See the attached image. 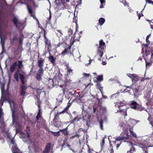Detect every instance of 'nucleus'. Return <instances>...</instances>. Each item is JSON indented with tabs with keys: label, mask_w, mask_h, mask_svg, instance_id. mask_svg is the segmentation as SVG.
<instances>
[{
	"label": "nucleus",
	"mask_w": 153,
	"mask_h": 153,
	"mask_svg": "<svg viewBox=\"0 0 153 153\" xmlns=\"http://www.w3.org/2000/svg\"><path fill=\"white\" fill-rule=\"evenodd\" d=\"M44 32V36L45 38H45H47V37L46 36V34H47V32L46 31L45 29H44L43 30Z\"/></svg>",
	"instance_id": "13d9d810"
},
{
	"label": "nucleus",
	"mask_w": 153,
	"mask_h": 153,
	"mask_svg": "<svg viewBox=\"0 0 153 153\" xmlns=\"http://www.w3.org/2000/svg\"><path fill=\"white\" fill-rule=\"evenodd\" d=\"M105 21V19L103 18H100L99 20V23L100 25L101 26L103 25Z\"/></svg>",
	"instance_id": "c85d7f7f"
},
{
	"label": "nucleus",
	"mask_w": 153,
	"mask_h": 153,
	"mask_svg": "<svg viewBox=\"0 0 153 153\" xmlns=\"http://www.w3.org/2000/svg\"><path fill=\"white\" fill-rule=\"evenodd\" d=\"M12 21L15 26L19 30H20L22 28H24L23 22L22 21L18 20L16 17H14L12 19Z\"/></svg>",
	"instance_id": "423d86ee"
},
{
	"label": "nucleus",
	"mask_w": 153,
	"mask_h": 153,
	"mask_svg": "<svg viewBox=\"0 0 153 153\" xmlns=\"http://www.w3.org/2000/svg\"><path fill=\"white\" fill-rule=\"evenodd\" d=\"M150 36V35H149L147 36L146 37V40L147 42L148 43V41L149 42V36Z\"/></svg>",
	"instance_id": "0e129e2a"
},
{
	"label": "nucleus",
	"mask_w": 153,
	"mask_h": 153,
	"mask_svg": "<svg viewBox=\"0 0 153 153\" xmlns=\"http://www.w3.org/2000/svg\"><path fill=\"white\" fill-rule=\"evenodd\" d=\"M139 145H140V146H142V148H145L146 147V144L143 143H139Z\"/></svg>",
	"instance_id": "37998d69"
},
{
	"label": "nucleus",
	"mask_w": 153,
	"mask_h": 153,
	"mask_svg": "<svg viewBox=\"0 0 153 153\" xmlns=\"http://www.w3.org/2000/svg\"><path fill=\"white\" fill-rule=\"evenodd\" d=\"M105 43L103 40L101 39L99 41V45L97 48V55L100 57L98 59V60L101 61L103 54L104 48H105Z\"/></svg>",
	"instance_id": "f03ea898"
},
{
	"label": "nucleus",
	"mask_w": 153,
	"mask_h": 153,
	"mask_svg": "<svg viewBox=\"0 0 153 153\" xmlns=\"http://www.w3.org/2000/svg\"><path fill=\"white\" fill-rule=\"evenodd\" d=\"M133 76V77L131 79L132 82L135 83L137 82L138 80L140 79V78L137 75L134 74Z\"/></svg>",
	"instance_id": "4be33fe9"
},
{
	"label": "nucleus",
	"mask_w": 153,
	"mask_h": 153,
	"mask_svg": "<svg viewBox=\"0 0 153 153\" xmlns=\"http://www.w3.org/2000/svg\"><path fill=\"white\" fill-rule=\"evenodd\" d=\"M59 113L60 114H64L65 113H66V111L64 109V110L63 111H62L61 112H59Z\"/></svg>",
	"instance_id": "774afa93"
},
{
	"label": "nucleus",
	"mask_w": 153,
	"mask_h": 153,
	"mask_svg": "<svg viewBox=\"0 0 153 153\" xmlns=\"http://www.w3.org/2000/svg\"><path fill=\"white\" fill-rule=\"evenodd\" d=\"M101 4L100 6V8L104 7L103 6L105 5V0H100Z\"/></svg>",
	"instance_id": "f704fd0d"
},
{
	"label": "nucleus",
	"mask_w": 153,
	"mask_h": 153,
	"mask_svg": "<svg viewBox=\"0 0 153 153\" xmlns=\"http://www.w3.org/2000/svg\"><path fill=\"white\" fill-rule=\"evenodd\" d=\"M30 15L31 16L33 17V18L34 19L36 20H37V21H38L39 22L38 20L36 18V17L35 16L34 14H32Z\"/></svg>",
	"instance_id": "603ef678"
},
{
	"label": "nucleus",
	"mask_w": 153,
	"mask_h": 153,
	"mask_svg": "<svg viewBox=\"0 0 153 153\" xmlns=\"http://www.w3.org/2000/svg\"><path fill=\"white\" fill-rule=\"evenodd\" d=\"M51 14H50L48 20V22H47V24H51Z\"/></svg>",
	"instance_id": "49530a36"
},
{
	"label": "nucleus",
	"mask_w": 153,
	"mask_h": 153,
	"mask_svg": "<svg viewBox=\"0 0 153 153\" xmlns=\"http://www.w3.org/2000/svg\"><path fill=\"white\" fill-rule=\"evenodd\" d=\"M22 60H19L18 62L15 61L10 65V71L11 72L13 73L16 70L17 66L19 69H21L23 67V65Z\"/></svg>",
	"instance_id": "20e7f679"
},
{
	"label": "nucleus",
	"mask_w": 153,
	"mask_h": 153,
	"mask_svg": "<svg viewBox=\"0 0 153 153\" xmlns=\"http://www.w3.org/2000/svg\"><path fill=\"white\" fill-rule=\"evenodd\" d=\"M3 98L4 100L7 101L11 106V100L10 99L11 94L8 91H6L2 93Z\"/></svg>",
	"instance_id": "6e6552de"
},
{
	"label": "nucleus",
	"mask_w": 153,
	"mask_h": 153,
	"mask_svg": "<svg viewBox=\"0 0 153 153\" xmlns=\"http://www.w3.org/2000/svg\"><path fill=\"white\" fill-rule=\"evenodd\" d=\"M82 119L81 115H77L76 116L74 117V119L71 121V123H74V122L79 121Z\"/></svg>",
	"instance_id": "f3484780"
},
{
	"label": "nucleus",
	"mask_w": 153,
	"mask_h": 153,
	"mask_svg": "<svg viewBox=\"0 0 153 153\" xmlns=\"http://www.w3.org/2000/svg\"><path fill=\"white\" fill-rule=\"evenodd\" d=\"M10 142L12 144L13 146L15 145H16L15 143V140L13 138L11 140Z\"/></svg>",
	"instance_id": "c03bdc74"
},
{
	"label": "nucleus",
	"mask_w": 153,
	"mask_h": 153,
	"mask_svg": "<svg viewBox=\"0 0 153 153\" xmlns=\"http://www.w3.org/2000/svg\"><path fill=\"white\" fill-rule=\"evenodd\" d=\"M137 15L138 16V19H140V17L141 16H143V14L142 13H141L140 14H139L138 13V12L137 11Z\"/></svg>",
	"instance_id": "09e8293b"
},
{
	"label": "nucleus",
	"mask_w": 153,
	"mask_h": 153,
	"mask_svg": "<svg viewBox=\"0 0 153 153\" xmlns=\"http://www.w3.org/2000/svg\"><path fill=\"white\" fill-rule=\"evenodd\" d=\"M124 134L125 135V136H119L116 138L115 141H113L112 142L114 144H116L117 142V141H121L128 140L129 138V136L128 134L125 133V134Z\"/></svg>",
	"instance_id": "1a4fd4ad"
},
{
	"label": "nucleus",
	"mask_w": 153,
	"mask_h": 153,
	"mask_svg": "<svg viewBox=\"0 0 153 153\" xmlns=\"http://www.w3.org/2000/svg\"><path fill=\"white\" fill-rule=\"evenodd\" d=\"M12 125H15L16 131L21 130L22 123L17 118L14 119V121L12 120Z\"/></svg>",
	"instance_id": "0eeeda50"
},
{
	"label": "nucleus",
	"mask_w": 153,
	"mask_h": 153,
	"mask_svg": "<svg viewBox=\"0 0 153 153\" xmlns=\"http://www.w3.org/2000/svg\"><path fill=\"white\" fill-rule=\"evenodd\" d=\"M69 106H66L64 109L66 111V113L67 114H68V110L69 109Z\"/></svg>",
	"instance_id": "5fc2aeb1"
},
{
	"label": "nucleus",
	"mask_w": 153,
	"mask_h": 153,
	"mask_svg": "<svg viewBox=\"0 0 153 153\" xmlns=\"http://www.w3.org/2000/svg\"><path fill=\"white\" fill-rule=\"evenodd\" d=\"M144 89V87H143L142 85H139L136 88H134L133 89L134 95V96L137 95L140 91H142Z\"/></svg>",
	"instance_id": "9b49d317"
},
{
	"label": "nucleus",
	"mask_w": 153,
	"mask_h": 153,
	"mask_svg": "<svg viewBox=\"0 0 153 153\" xmlns=\"http://www.w3.org/2000/svg\"><path fill=\"white\" fill-rule=\"evenodd\" d=\"M82 114V118L83 119V120L84 122V121H88V120H89L90 117V116L87 111H83Z\"/></svg>",
	"instance_id": "f8f14e48"
},
{
	"label": "nucleus",
	"mask_w": 153,
	"mask_h": 153,
	"mask_svg": "<svg viewBox=\"0 0 153 153\" xmlns=\"http://www.w3.org/2000/svg\"><path fill=\"white\" fill-rule=\"evenodd\" d=\"M138 104L136 102L134 101H131L130 104V106L131 108L134 110H137Z\"/></svg>",
	"instance_id": "a211bd4d"
},
{
	"label": "nucleus",
	"mask_w": 153,
	"mask_h": 153,
	"mask_svg": "<svg viewBox=\"0 0 153 153\" xmlns=\"http://www.w3.org/2000/svg\"><path fill=\"white\" fill-rule=\"evenodd\" d=\"M19 72V71L18 69L17 70V71L15 73L14 75V78L16 79V81H18L19 80V74L18 72Z\"/></svg>",
	"instance_id": "bb28decb"
},
{
	"label": "nucleus",
	"mask_w": 153,
	"mask_h": 153,
	"mask_svg": "<svg viewBox=\"0 0 153 153\" xmlns=\"http://www.w3.org/2000/svg\"><path fill=\"white\" fill-rule=\"evenodd\" d=\"M146 67L149 66L150 65H151L152 63H150L149 62H147L146 61Z\"/></svg>",
	"instance_id": "e2e57ef3"
},
{
	"label": "nucleus",
	"mask_w": 153,
	"mask_h": 153,
	"mask_svg": "<svg viewBox=\"0 0 153 153\" xmlns=\"http://www.w3.org/2000/svg\"><path fill=\"white\" fill-rule=\"evenodd\" d=\"M78 36L76 37V32L73 36V37L74 38V40L72 42H71L70 43L69 46L67 48H65L64 51L62 52L61 53V55H65L67 53L69 52V51H70L71 48V46L74 44V42L75 41H79V40L80 39V34H77Z\"/></svg>",
	"instance_id": "7ed1b4c3"
},
{
	"label": "nucleus",
	"mask_w": 153,
	"mask_h": 153,
	"mask_svg": "<svg viewBox=\"0 0 153 153\" xmlns=\"http://www.w3.org/2000/svg\"><path fill=\"white\" fill-rule=\"evenodd\" d=\"M53 124L56 127H58L59 126L57 124V122H53Z\"/></svg>",
	"instance_id": "338daca9"
},
{
	"label": "nucleus",
	"mask_w": 153,
	"mask_h": 153,
	"mask_svg": "<svg viewBox=\"0 0 153 153\" xmlns=\"http://www.w3.org/2000/svg\"><path fill=\"white\" fill-rule=\"evenodd\" d=\"M100 128L102 130H103V121L102 120H100L99 121Z\"/></svg>",
	"instance_id": "4c0bfd02"
},
{
	"label": "nucleus",
	"mask_w": 153,
	"mask_h": 153,
	"mask_svg": "<svg viewBox=\"0 0 153 153\" xmlns=\"http://www.w3.org/2000/svg\"><path fill=\"white\" fill-rule=\"evenodd\" d=\"M101 84L100 83H97L96 85V86L97 89H98L100 91L101 93L102 94L103 93V87L102 86Z\"/></svg>",
	"instance_id": "b1692460"
},
{
	"label": "nucleus",
	"mask_w": 153,
	"mask_h": 153,
	"mask_svg": "<svg viewBox=\"0 0 153 153\" xmlns=\"http://www.w3.org/2000/svg\"><path fill=\"white\" fill-rule=\"evenodd\" d=\"M105 138H103L102 140V141L100 143L101 146L103 147L105 144Z\"/></svg>",
	"instance_id": "de8ad7c7"
},
{
	"label": "nucleus",
	"mask_w": 153,
	"mask_h": 153,
	"mask_svg": "<svg viewBox=\"0 0 153 153\" xmlns=\"http://www.w3.org/2000/svg\"><path fill=\"white\" fill-rule=\"evenodd\" d=\"M42 75L41 74H37L36 78V80L38 81H40L42 80Z\"/></svg>",
	"instance_id": "72a5a7b5"
},
{
	"label": "nucleus",
	"mask_w": 153,
	"mask_h": 153,
	"mask_svg": "<svg viewBox=\"0 0 153 153\" xmlns=\"http://www.w3.org/2000/svg\"><path fill=\"white\" fill-rule=\"evenodd\" d=\"M133 126L130 127L129 128V131L130 133H132V132H133Z\"/></svg>",
	"instance_id": "864d4df0"
},
{
	"label": "nucleus",
	"mask_w": 153,
	"mask_h": 153,
	"mask_svg": "<svg viewBox=\"0 0 153 153\" xmlns=\"http://www.w3.org/2000/svg\"><path fill=\"white\" fill-rule=\"evenodd\" d=\"M19 75L21 83L23 85H22L20 87L21 94L22 95L24 96L26 93V91L27 88V87L24 85L25 83V77L22 74H19Z\"/></svg>",
	"instance_id": "39448f33"
},
{
	"label": "nucleus",
	"mask_w": 153,
	"mask_h": 153,
	"mask_svg": "<svg viewBox=\"0 0 153 153\" xmlns=\"http://www.w3.org/2000/svg\"><path fill=\"white\" fill-rule=\"evenodd\" d=\"M44 63V60L42 58H40L38 60V65L39 68H43Z\"/></svg>",
	"instance_id": "aec40b11"
},
{
	"label": "nucleus",
	"mask_w": 153,
	"mask_h": 153,
	"mask_svg": "<svg viewBox=\"0 0 153 153\" xmlns=\"http://www.w3.org/2000/svg\"><path fill=\"white\" fill-rule=\"evenodd\" d=\"M4 114H1L0 115V129L2 131H4L5 128V125L3 120Z\"/></svg>",
	"instance_id": "9d476101"
},
{
	"label": "nucleus",
	"mask_w": 153,
	"mask_h": 153,
	"mask_svg": "<svg viewBox=\"0 0 153 153\" xmlns=\"http://www.w3.org/2000/svg\"><path fill=\"white\" fill-rule=\"evenodd\" d=\"M51 143H49L47 144L45 149L43 151V153H49L51 148Z\"/></svg>",
	"instance_id": "dca6fc26"
},
{
	"label": "nucleus",
	"mask_w": 153,
	"mask_h": 153,
	"mask_svg": "<svg viewBox=\"0 0 153 153\" xmlns=\"http://www.w3.org/2000/svg\"><path fill=\"white\" fill-rule=\"evenodd\" d=\"M133 85L132 84V85H131L130 86H128L127 87V88H131V89H132V90L133 89Z\"/></svg>",
	"instance_id": "052dcab7"
},
{
	"label": "nucleus",
	"mask_w": 153,
	"mask_h": 153,
	"mask_svg": "<svg viewBox=\"0 0 153 153\" xmlns=\"http://www.w3.org/2000/svg\"><path fill=\"white\" fill-rule=\"evenodd\" d=\"M11 150L13 153H19L20 151L16 144L12 146Z\"/></svg>",
	"instance_id": "6ab92c4d"
},
{
	"label": "nucleus",
	"mask_w": 153,
	"mask_h": 153,
	"mask_svg": "<svg viewBox=\"0 0 153 153\" xmlns=\"http://www.w3.org/2000/svg\"><path fill=\"white\" fill-rule=\"evenodd\" d=\"M45 40L46 47H47L48 51H50L52 48V45L51 42L47 38H45Z\"/></svg>",
	"instance_id": "ddd939ff"
},
{
	"label": "nucleus",
	"mask_w": 153,
	"mask_h": 153,
	"mask_svg": "<svg viewBox=\"0 0 153 153\" xmlns=\"http://www.w3.org/2000/svg\"><path fill=\"white\" fill-rule=\"evenodd\" d=\"M79 137V136L78 134H76L74 136H72V137H71L70 138L71 139H72V138H74L75 137Z\"/></svg>",
	"instance_id": "4d7b16f0"
},
{
	"label": "nucleus",
	"mask_w": 153,
	"mask_h": 153,
	"mask_svg": "<svg viewBox=\"0 0 153 153\" xmlns=\"http://www.w3.org/2000/svg\"><path fill=\"white\" fill-rule=\"evenodd\" d=\"M68 127L62 129H60L59 131L62 132V133L65 136H67L68 135V132L67 131Z\"/></svg>",
	"instance_id": "5701e85b"
},
{
	"label": "nucleus",
	"mask_w": 153,
	"mask_h": 153,
	"mask_svg": "<svg viewBox=\"0 0 153 153\" xmlns=\"http://www.w3.org/2000/svg\"><path fill=\"white\" fill-rule=\"evenodd\" d=\"M4 103V101H0V115L1 114H4V112L3 111V109L1 108L2 106Z\"/></svg>",
	"instance_id": "c756f323"
},
{
	"label": "nucleus",
	"mask_w": 153,
	"mask_h": 153,
	"mask_svg": "<svg viewBox=\"0 0 153 153\" xmlns=\"http://www.w3.org/2000/svg\"><path fill=\"white\" fill-rule=\"evenodd\" d=\"M63 75L60 73V70H59L58 72V74H56L54 76V78H57L58 79H61Z\"/></svg>",
	"instance_id": "393cba45"
},
{
	"label": "nucleus",
	"mask_w": 153,
	"mask_h": 153,
	"mask_svg": "<svg viewBox=\"0 0 153 153\" xmlns=\"http://www.w3.org/2000/svg\"><path fill=\"white\" fill-rule=\"evenodd\" d=\"M120 2L123 3L125 6L128 5L127 3L126 0H121V1H120Z\"/></svg>",
	"instance_id": "79ce46f5"
},
{
	"label": "nucleus",
	"mask_w": 153,
	"mask_h": 153,
	"mask_svg": "<svg viewBox=\"0 0 153 153\" xmlns=\"http://www.w3.org/2000/svg\"><path fill=\"white\" fill-rule=\"evenodd\" d=\"M68 33L69 35H71L73 33V30L71 28L68 29Z\"/></svg>",
	"instance_id": "a19ab883"
},
{
	"label": "nucleus",
	"mask_w": 153,
	"mask_h": 153,
	"mask_svg": "<svg viewBox=\"0 0 153 153\" xmlns=\"http://www.w3.org/2000/svg\"><path fill=\"white\" fill-rule=\"evenodd\" d=\"M2 51H1V53H4L5 52V49L4 46H2Z\"/></svg>",
	"instance_id": "3c124183"
},
{
	"label": "nucleus",
	"mask_w": 153,
	"mask_h": 153,
	"mask_svg": "<svg viewBox=\"0 0 153 153\" xmlns=\"http://www.w3.org/2000/svg\"><path fill=\"white\" fill-rule=\"evenodd\" d=\"M134 74H127V75L128 76V77H129L131 79L132 77H133V76Z\"/></svg>",
	"instance_id": "bf43d9fd"
},
{
	"label": "nucleus",
	"mask_w": 153,
	"mask_h": 153,
	"mask_svg": "<svg viewBox=\"0 0 153 153\" xmlns=\"http://www.w3.org/2000/svg\"><path fill=\"white\" fill-rule=\"evenodd\" d=\"M64 43L63 42H59L57 45V47H59L61 45H62Z\"/></svg>",
	"instance_id": "8fccbe9b"
},
{
	"label": "nucleus",
	"mask_w": 153,
	"mask_h": 153,
	"mask_svg": "<svg viewBox=\"0 0 153 153\" xmlns=\"http://www.w3.org/2000/svg\"><path fill=\"white\" fill-rule=\"evenodd\" d=\"M48 82L49 83H51V85H52L53 87V85H54L53 80L52 79H49Z\"/></svg>",
	"instance_id": "a18cd8bd"
},
{
	"label": "nucleus",
	"mask_w": 153,
	"mask_h": 153,
	"mask_svg": "<svg viewBox=\"0 0 153 153\" xmlns=\"http://www.w3.org/2000/svg\"><path fill=\"white\" fill-rule=\"evenodd\" d=\"M137 110L140 111H142L143 110H145L147 111L145 109V108L142 107L141 105H140L139 104H138V105L137 106Z\"/></svg>",
	"instance_id": "cd10ccee"
},
{
	"label": "nucleus",
	"mask_w": 153,
	"mask_h": 153,
	"mask_svg": "<svg viewBox=\"0 0 153 153\" xmlns=\"http://www.w3.org/2000/svg\"><path fill=\"white\" fill-rule=\"evenodd\" d=\"M131 134L134 137H136L137 135L136 133L134 132H132V133H131Z\"/></svg>",
	"instance_id": "69168bd1"
},
{
	"label": "nucleus",
	"mask_w": 153,
	"mask_h": 153,
	"mask_svg": "<svg viewBox=\"0 0 153 153\" xmlns=\"http://www.w3.org/2000/svg\"><path fill=\"white\" fill-rule=\"evenodd\" d=\"M27 8L29 13L30 14H33V11L31 7H30L27 4Z\"/></svg>",
	"instance_id": "c9c22d12"
},
{
	"label": "nucleus",
	"mask_w": 153,
	"mask_h": 153,
	"mask_svg": "<svg viewBox=\"0 0 153 153\" xmlns=\"http://www.w3.org/2000/svg\"><path fill=\"white\" fill-rule=\"evenodd\" d=\"M41 108H39V111L37 115L36 116V119L37 120H39V118L41 117V114H42V113L41 112Z\"/></svg>",
	"instance_id": "2f4dec72"
},
{
	"label": "nucleus",
	"mask_w": 153,
	"mask_h": 153,
	"mask_svg": "<svg viewBox=\"0 0 153 153\" xmlns=\"http://www.w3.org/2000/svg\"><path fill=\"white\" fill-rule=\"evenodd\" d=\"M51 132L52 133L53 135L54 136L58 137L60 135V133L59 131L56 132H54L53 131H51Z\"/></svg>",
	"instance_id": "e433bc0d"
},
{
	"label": "nucleus",
	"mask_w": 153,
	"mask_h": 153,
	"mask_svg": "<svg viewBox=\"0 0 153 153\" xmlns=\"http://www.w3.org/2000/svg\"><path fill=\"white\" fill-rule=\"evenodd\" d=\"M48 58L49 61L52 63L53 66L56 65V58L54 57L53 56L51 55L50 53H49V56L48 57Z\"/></svg>",
	"instance_id": "4468645a"
},
{
	"label": "nucleus",
	"mask_w": 153,
	"mask_h": 153,
	"mask_svg": "<svg viewBox=\"0 0 153 153\" xmlns=\"http://www.w3.org/2000/svg\"><path fill=\"white\" fill-rule=\"evenodd\" d=\"M97 79L98 81H102L103 79L102 75H99L97 76Z\"/></svg>",
	"instance_id": "ea45409f"
},
{
	"label": "nucleus",
	"mask_w": 153,
	"mask_h": 153,
	"mask_svg": "<svg viewBox=\"0 0 153 153\" xmlns=\"http://www.w3.org/2000/svg\"><path fill=\"white\" fill-rule=\"evenodd\" d=\"M66 69L67 70V73L65 77V80L62 81L63 83L60 85L62 88V93L64 95L65 91L68 92L69 91V85L71 83V80L69 78V76L71 75V73H72L73 70L69 68L68 64H66Z\"/></svg>",
	"instance_id": "f257e3e1"
},
{
	"label": "nucleus",
	"mask_w": 153,
	"mask_h": 153,
	"mask_svg": "<svg viewBox=\"0 0 153 153\" xmlns=\"http://www.w3.org/2000/svg\"><path fill=\"white\" fill-rule=\"evenodd\" d=\"M152 92L150 89H147L144 92V98L147 100H148L150 97L151 94Z\"/></svg>",
	"instance_id": "2eb2a0df"
},
{
	"label": "nucleus",
	"mask_w": 153,
	"mask_h": 153,
	"mask_svg": "<svg viewBox=\"0 0 153 153\" xmlns=\"http://www.w3.org/2000/svg\"><path fill=\"white\" fill-rule=\"evenodd\" d=\"M25 131L27 134V137H29L30 133V127L29 126H27Z\"/></svg>",
	"instance_id": "473e14b6"
},
{
	"label": "nucleus",
	"mask_w": 153,
	"mask_h": 153,
	"mask_svg": "<svg viewBox=\"0 0 153 153\" xmlns=\"http://www.w3.org/2000/svg\"><path fill=\"white\" fill-rule=\"evenodd\" d=\"M60 114V113L59 112H57L56 113L54 114V118L53 120V122H54L56 121H57L58 120H59L60 119L59 115Z\"/></svg>",
	"instance_id": "412c9836"
},
{
	"label": "nucleus",
	"mask_w": 153,
	"mask_h": 153,
	"mask_svg": "<svg viewBox=\"0 0 153 153\" xmlns=\"http://www.w3.org/2000/svg\"><path fill=\"white\" fill-rule=\"evenodd\" d=\"M129 122L130 124L132 126L135 125L137 123V122L134 119H130L129 121Z\"/></svg>",
	"instance_id": "a878e982"
},
{
	"label": "nucleus",
	"mask_w": 153,
	"mask_h": 153,
	"mask_svg": "<svg viewBox=\"0 0 153 153\" xmlns=\"http://www.w3.org/2000/svg\"><path fill=\"white\" fill-rule=\"evenodd\" d=\"M15 110H13L12 112V120L14 121V119L16 118L15 116Z\"/></svg>",
	"instance_id": "58836bf2"
},
{
	"label": "nucleus",
	"mask_w": 153,
	"mask_h": 153,
	"mask_svg": "<svg viewBox=\"0 0 153 153\" xmlns=\"http://www.w3.org/2000/svg\"><path fill=\"white\" fill-rule=\"evenodd\" d=\"M44 70L43 68H39L37 71V74L43 75L44 74Z\"/></svg>",
	"instance_id": "7c9ffc66"
},
{
	"label": "nucleus",
	"mask_w": 153,
	"mask_h": 153,
	"mask_svg": "<svg viewBox=\"0 0 153 153\" xmlns=\"http://www.w3.org/2000/svg\"><path fill=\"white\" fill-rule=\"evenodd\" d=\"M83 75L84 76H85L86 77H88L90 75L89 74H87L86 73H84Z\"/></svg>",
	"instance_id": "6e6d98bb"
},
{
	"label": "nucleus",
	"mask_w": 153,
	"mask_h": 153,
	"mask_svg": "<svg viewBox=\"0 0 153 153\" xmlns=\"http://www.w3.org/2000/svg\"><path fill=\"white\" fill-rule=\"evenodd\" d=\"M33 4V6L35 7H38V6L36 4L35 2L34 1H32Z\"/></svg>",
	"instance_id": "680f3d73"
}]
</instances>
